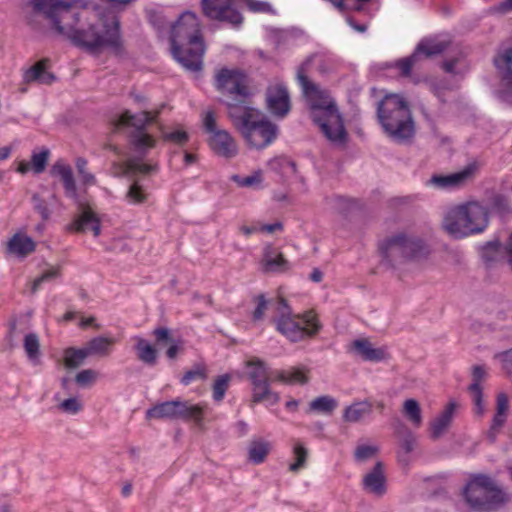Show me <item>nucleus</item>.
<instances>
[{
    "label": "nucleus",
    "instance_id": "nucleus-1",
    "mask_svg": "<svg viewBox=\"0 0 512 512\" xmlns=\"http://www.w3.org/2000/svg\"><path fill=\"white\" fill-rule=\"evenodd\" d=\"M76 0H29L32 12L25 17L27 25L34 31L41 28L36 19L43 14L51 21V29L69 40L73 46L90 54L97 55L108 50L114 57L125 59L128 56L123 38L122 23L117 16L106 11L99 13L98 20L85 29H77L79 12L72 11Z\"/></svg>",
    "mask_w": 512,
    "mask_h": 512
},
{
    "label": "nucleus",
    "instance_id": "nucleus-2",
    "mask_svg": "<svg viewBox=\"0 0 512 512\" xmlns=\"http://www.w3.org/2000/svg\"><path fill=\"white\" fill-rule=\"evenodd\" d=\"M169 41L173 59L185 70H203L206 43L200 19L194 11H184L171 25Z\"/></svg>",
    "mask_w": 512,
    "mask_h": 512
},
{
    "label": "nucleus",
    "instance_id": "nucleus-3",
    "mask_svg": "<svg viewBox=\"0 0 512 512\" xmlns=\"http://www.w3.org/2000/svg\"><path fill=\"white\" fill-rule=\"evenodd\" d=\"M297 79L305 95H315L319 98L310 105V117L325 138L333 144L345 146L348 143L349 136L345 128L344 118L338 109L335 100L330 99L325 102L323 92L312 82L300 68L297 73Z\"/></svg>",
    "mask_w": 512,
    "mask_h": 512
},
{
    "label": "nucleus",
    "instance_id": "nucleus-4",
    "mask_svg": "<svg viewBox=\"0 0 512 512\" xmlns=\"http://www.w3.org/2000/svg\"><path fill=\"white\" fill-rule=\"evenodd\" d=\"M376 118L383 132L396 143H405L415 136L410 105L399 94L388 93L377 102Z\"/></svg>",
    "mask_w": 512,
    "mask_h": 512
},
{
    "label": "nucleus",
    "instance_id": "nucleus-5",
    "mask_svg": "<svg viewBox=\"0 0 512 512\" xmlns=\"http://www.w3.org/2000/svg\"><path fill=\"white\" fill-rule=\"evenodd\" d=\"M460 495L471 512H496L508 500L505 491L487 474H471Z\"/></svg>",
    "mask_w": 512,
    "mask_h": 512
},
{
    "label": "nucleus",
    "instance_id": "nucleus-6",
    "mask_svg": "<svg viewBox=\"0 0 512 512\" xmlns=\"http://www.w3.org/2000/svg\"><path fill=\"white\" fill-rule=\"evenodd\" d=\"M378 253L381 257V264L388 269L397 268V259L394 252H400L404 261L426 259L431 254L427 242L418 236H409L405 232H399L378 241Z\"/></svg>",
    "mask_w": 512,
    "mask_h": 512
},
{
    "label": "nucleus",
    "instance_id": "nucleus-7",
    "mask_svg": "<svg viewBox=\"0 0 512 512\" xmlns=\"http://www.w3.org/2000/svg\"><path fill=\"white\" fill-rule=\"evenodd\" d=\"M487 210L479 204L458 206L445 218L446 230L455 238L461 239L483 232L488 226Z\"/></svg>",
    "mask_w": 512,
    "mask_h": 512
},
{
    "label": "nucleus",
    "instance_id": "nucleus-8",
    "mask_svg": "<svg viewBox=\"0 0 512 512\" xmlns=\"http://www.w3.org/2000/svg\"><path fill=\"white\" fill-rule=\"evenodd\" d=\"M239 133L249 148L263 150L278 138L280 130L277 124L263 116L261 119L251 118L248 122L244 120Z\"/></svg>",
    "mask_w": 512,
    "mask_h": 512
},
{
    "label": "nucleus",
    "instance_id": "nucleus-9",
    "mask_svg": "<svg viewBox=\"0 0 512 512\" xmlns=\"http://www.w3.org/2000/svg\"><path fill=\"white\" fill-rule=\"evenodd\" d=\"M449 47V42L439 41L436 37H423L415 46L413 52L395 62V67L400 70L403 77L412 73L413 66L424 59H432L443 54Z\"/></svg>",
    "mask_w": 512,
    "mask_h": 512
},
{
    "label": "nucleus",
    "instance_id": "nucleus-10",
    "mask_svg": "<svg viewBox=\"0 0 512 512\" xmlns=\"http://www.w3.org/2000/svg\"><path fill=\"white\" fill-rule=\"evenodd\" d=\"M200 0L202 14L210 19L219 22H226L234 27H240L244 17L237 9V0Z\"/></svg>",
    "mask_w": 512,
    "mask_h": 512
},
{
    "label": "nucleus",
    "instance_id": "nucleus-11",
    "mask_svg": "<svg viewBox=\"0 0 512 512\" xmlns=\"http://www.w3.org/2000/svg\"><path fill=\"white\" fill-rule=\"evenodd\" d=\"M161 113L157 111L156 116H152L149 111L142 112V118L133 124L134 129L129 133L128 140L134 151L142 157H146L150 149L157 145V140L148 133V126L155 123L156 117Z\"/></svg>",
    "mask_w": 512,
    "mask_h": 512
},
{
    "label": "nucleus",
    "instance_id": "nucleus-12",
    "mask_svg": "<svg viewBox=\"0 0 512 512\" xmlns=\"http://www.w3.org/2000/svg\"><path fill=\"white\" fill-rule=\"evenodd\" d=\"M277 310L279 315L272 319L276 330L288 340L299 339L301 336L299 321L296 320V315H293V311L288 300L284 297H280L278 299Z\"/></svg>",
    "mask_w": 512,
    "mask_h": 512
},
{
    "label": "nucleus",
    "instance_id": "nucleus-13",
    "mask_svg": "<svg viewBox=\"0 0 512 512\" xmlns=\"http://www.w3.org/2000/svg\"><path fill=\"white\" fill-rule=\"evenodd\" d=\"M246 79V73L240 69L222 68L216 75V84L218 89H223L226 88L229 83H232V86L228 88L229 93L245 99L250 96Z\"/></svg>",
    "mask_w": 512,
    "mask_h": 512
},
{
    "label": "nucleus",
    "instance_id": "nucleus-14",
    "mask_svg": "<svg viewBox=\"0 0 512 512\" xmlns=\"http://www.w3.org/2000/svg\"><path fill=\"white\" fill-rule=\"evenodd\" d=\"M267 109L274 116L283 118L291 110V100L287 87L284 84L270 86L266 90Z\"/></svg>",
    "mask_w": 512,
    "mask_h": 512
},
{
    "label": "nucleus",
    "instance_id": "nucleus-15",
    "mask_svg": "<svg viewBox=\"0 0 512 512\" xmlns=\"http://www.w3.org/2000/svg\"><path fill=\"white\" fill-rule=\"evenodd\" d=\"M475 170V164H468L462 170L454 173L433 174L429 179L428 184L438 189L459 188L473 176Z\"/></svg>",
    "mask_w": 512,
    "mask_h": 512
},
{
    "label": "nucleus",
    "instance_id": "nucleus-16",
    "mask_svg": "<svg viewBox=\"0 0 512 512\" xmlns=\"http://www.w3.org/2000/svg\"><path fill=\"white\" fill-rule=\"evenodd\" d=\"M207 143L211 151L219 157L231 159L238 154L236 141L227 130L216 131L210 135Z\"/></svg>",
    "mask_w": 512,
    "mask_h": 512
},
{
    "label": "nucleus",
    "instance_id": "nucleus-17",
    "mask_svg": "<svg viewBox=\"0 0 512 512\" xmlns=\"http://www.w3.org/2000/svg\"><path fill=\"white\" fill-rule=\"evenodd\" d=\"M155 343L158 347L168 346L166 356L170 360H174L184 351V340L182 337H174L172 330L166 326H157L152 331Z\"/></svg>",
    "mask_w": 512,
    "mask_h": 512
},
{
    "label": "nucleus",
    "instance_id": "nucleus-18",
    "mask_svg": "<svg viewBox=\"0 0 512 512\" xmlns=\"http://www.w3.org/2000/svg\"><path fill=\"white\" fill-rule=\"evenodd\" d=\"M262 263L263 271L266 273H285L291 268L283 253L270 243L263 248Z\"/></svg>",
    "mask_w": 512,
    "mask_h": 512
},
{
    "label": "nucleus",
    "instance_id": "nucleus-19",
    "mask_svg": "<svg viewBox=\"0 0 512 512\" xmlns=\"http://www.w3.org/2000/svg\"><path fill=\"white\" fill-rule=\"evenodd\" d=\"M226 107L228 117L238 132L243 128L244 120L248 122L251 118L260 115V111L257 108L246 105L244 99L227 102Z\"/></svg>",
    "mask_w": 512,
    "mask_h": 512
},
{
    "label": "nucleus",
    "instance_id": "nucleus-20",
    "mask_svg": "<svg viewBox=\"0 0 512 512\" xmlns=\"http://www.w3.org/2000/svg\"><path fill=\"white\" fill-rule=\"evenodd\" d=\"M509 409V399L505 393H499L496 399V412L492 418L490 427L486 433L487 440L493 444L497 436L507 421V412Z\"/></svg>",
    "mask_w": 512,
    "mask_h": 512
},
{
    "label": "nucleus",
    "instance_id": "nucleus-21",
    "mask_svg": "<svg viewBox=\"0 0 512 512\" xmlns=\"http://www.w3.org/2000/svg\"><path fill=\"white\" fill-rule=\"evenodd\" d=\"M472 383L468 386L467 390L472 395L474 404L475 415L481 417L484 414V400H483V388L481 381L486 376V371L482 365H474L472 367Z\"/></svg>",
    "mask_w": 512,
    "mask_h": 512
},
{
    "label": "nucleus",
    "instance_id": "nucleus-22",
    "mask_svg": "<svg viewBox=\"0 0 512 512\" xmlns=\"http://www.w3.org/2000/svg\"><path fill=\"white\" fill-rule=\"evenodd\" d=\"M66 230L71 233H85L91 230L94 237H98L101 233V221L95 212L86 210L69 223Z\"/></svg>",
    "mask_w": 512,
    "mask_h": 512
},
{
    "label": "nucleus",
    "instance_id": "nucleus-23",
    "mask_svg": "<svg viewBox=\"0 0 512 512\" xmlns=\"http://www.w3.org/2000/svg\"><path fill=\"white\" fill-rule=\"evenodd\" d=\"M386 482L384 465L381 461H377L371 471L363 478L364 489L379 497L387 492Z\"/></svg>",
    "mask_w": 512,
    "mask_h": 512
},
{
    "label": "nucleus",
    "instance_id": "nucleus-24",
    "mask_svg": "<svg viewBox=\"0 0 512 512\" xmlns=\"http://www.w3.org/2000/svg\"><path fill=\"white\" fill-rule=\"evenodd\" d=\"M248 368L247 378L252 384V392L270 383L268 365L260 358H253L246 364Z\"/></svg>",
    "mask_w": 512,
    "mask_h": 512
},
{
    "label": "nucleus",
    "instance_id": "nucleus-25",
    "mask_svg": "<svg viewBox=\"0 0 512 512\" xmlns=\"http://www.w3.org/2000/svg\"><path fill=\"white\" fill-rule=\"evenodd\" d=\"M297 319L303 323L301 324L299 322L301 336L299 339L289 340L290 342L297 343L303 341L306 338H313L317 336L323 328L318 315L313 310H308L301 314H297L296 320Z\"/></svg>",
    "mask_w": 512,
    "mask_h": 512
},
{
    "label": "nucleus",
    "instance_id": "nucleus-26",
    "mask_svg": "<svg viewBox=\"0 0 512 512\" xmlns=\"http://www.w3.org/2000/svg\"><path fill=\"white\" fill-rule=\"evenodd\" d=\"M50 60L43 58L35 62L30 68L23 73V81L25 83L37 82L39 84L50 85L56 80V76L46 69Z\"/></svg>",
    "mask_w": 512,
    "mask_h": 512
},
{
    "label": "nucleus",
    "instance_id": "nucleus-27",
    "mask_svg": "<svg viewBox=\"0 0 512 512\" xmlns=\"http://www.w3.org/2000/svg\"><path fill=\"white\" fill-rule=\"evenodd\" d=\"M182 405V400L179 398L170 401L157 403L146 411V419H179V410Z\"/></svg>",
    "mask_w": 512,
    "mask_h": 512
},
{
    "label": "nucleus",
    "instance_id": "nucleus-28",
    "mask_svg": "<svg viewBox=\"0 0 512 512\" xmlns=\"http://www.w3.org/2000/svg\"><path fill=\"white\" fill-rule=\"evenodd\" d=\"M349 350L359 355L363 361L381 362L386 356L383 348H374L371 342L364 338L354 340Z\"/></svg>",
    "mask_w": 512,
    "mask_h": 512
},
{
    "label": "nucleus",
    "instance_id": "nucleus-29",
    "mask_svg": "<svg viewBox=\"0 0 512 512\" xmlns=\"http://www.w3.org/2000/svg\"><path fill=\"white\" fill-rule=\"evenodd\" d=\"M456 408L457 402L454 400L449 401L439 416L430 423L431 437L433 439H438L451 425Z\"/></svg>",
    "mask_w": 512,
    "mask_h": 512
},
{
    "label": "nucleus",
    "instance_id": "nucleus-30",
    "mask_svg": "<svg viewBox=\"0 0 512 512\" xmlns=\"http://www.w3.org/2000/svg\"><path fill=\"white\" fill-rule=\"evenodd\" d=\"M157 345H153L143 337H136L134 350L137 358L149 367H154L158 363V350Z\"/></svg>",
    "mask_w": 512,
    "mask_h": 512
},
{
    "label": "nucleus",
    "instance_id": "nucleus-31",
    "mask_svg": "<svg viewBox=\"0 0 512 512\" xmlns=\"http://www.w3.org/2000/svg\"><path fill=\"white\" fill-rule=\"evenodd\" d=\"M8 251L19 257H25L35 251L36 244L34 240L25 234L16 233L8 242Z\"/></svg>",
    "mask_w": 512,
    "mask_h": 512
},
{
    "label": "nucleus",
    "instance_id": "nucleus-32",
    "mask_svg": "<svg viewBox=\"0 0 512 512\" xmlns=\"http://www.w3.org/2000/svg\"><path fill=\"white\" fill-rule=\"evenodd\" d=\"M373 404L369 400L354 402L347 406L343 412V420L345 422L355 423L363 417L372 413Z\"/></svg>",
    "mask_w": 512,
    "mask_h": 512
},
{
    "label": "nucleus",
    "instance_id": "nucleus-33",
    "mask_svg": "<svg viewBox=\"0 0 512 512\" xmlns=\"http://www.w3.org/2000/svg\"><path fill=\"white\" fill-rule=\"evenodd\" d=\"M179 410V419L183 421H194L198 426L203 425L207 406L203 404L189 405L187 401H182Z\"/></svg>",
    "mask_w": 512,
    "mask_h": 512
},
{
    "label": "nucleus",
    "instance_id": "nucleus-34",
    "mask_svg": "<svg viewBox=\"0 0 512 512\" xmlns=\"http://www.w3.org/2000/svg\"><path fill=\"white\" fill-rule=\"evenodd\" d=\"M271 445L263 439L252 440L248 447V460L254 465L262 464L270 453Z\"/></svg>",
    "mask_w": 512,
    "mask_h": 512
},
{
    "label": "nucleus",
    "instance_id": "nucleus-35",
    "mask_svg": "<svg viewBox=\"0 0 512 512\" xmlns=\"http://www.w3.org/2000/svg\"><path fill=\"white\" fill-rule=\"evenodd\" d=\"M502 254V244L499 239L485 242L480 246V256L487 266L497 263Z\"/></svg>",
    "mask_w": 512,
    "mask_h": 512
},
{
    "label": "nucleus",
    "instance_id": "nucleus-36",
    "mask_svg": "<svg viewBox=\"0 0 512 512\" xmlns=\"http://www.w3.org/2000/svg\"><path fill=\"white\" fill-rule=\"evenodd\" d=\"M113 344L114 339L100 335L90 339L83 347L87 351L88 357L93 355L105 356L109 353Z\"/></svg>",
    "mask_w": 512,
    "mask_h": 512
},
{
    "label": "nucleus",
    "instance_id": "nucleus-37",
    "mask_svg": "<svg viewBox=\"0 0 512 512\" xmlns=\"http://www.w3.org/2000/svg\"><path fill=\"white\" fill-rule=\"evenodd\" d=\"M88 357L84 347H67L63 351V363L68 369H76L80 367Z\"/></svg>",
    "mask_w": 512,
    "mask_h": 512
},
{
    "label": "nucleus",
    "instance_id": "nucleus-38",
    "mask_svg": "<svg viewBox=\"0 0 512 512\" xmlns=\"http://www.w3.org/2000/svg\"><path fill=\"white\" fill-rule=\"evenodd\" d=\"M338 406L335 398L329 395L318 396L309 403L307 412L316 411L324 414H331Z\"/></svg>",
    "mask_w": 512,
    "mask_h": 512
},
{
    "label": "nucleus",
    "instance_id": "nucleus-39",
    "mask_svg": "<svg viewBox=\"0 0 512 512\" xmlns=\"http://www.w3.org/2000/svg\"><path fill=\"white\" fill-rule=\"evenodd\" d=\"M280 401V396L270 388V383L264 385L260 390L252 392L253 403H265L266 406H274Z\"/></svg>",
    "mask_w": 512,
    "mask_h": 512
},
{
    "label": "nucleus",
    "instance_id": "nucleus-40",
    "mask_svg": "<svg viewBox=\"0 0 512 512\" xmlns=\"http://www.w3.org/2000/svg\"><path fill=\"white\" fill-rule=\"evenodd\" d=\"M403 413L405 417L413 423L416 427H419L422 423L421 407L416 399L409 398L403 403Z\"/></svg>",
    "mask_w": 512,
    "mask_h": 512
},
{
    "label": "nucleus",
    "instance_id": "nucleus-41",
    "mask_svg": "<svg viewBox=\"0 0 512 512\" xmlns=\"http://www.w3.org/2000/svg\"><path fill=\"white\" fill-rule=\"evenodd\" d=\"M398 435H401L399 446L401 450L406 454H410L414 450L416 444V438L413 432L403 423H399L396 430Z\"/></svg>",
    "mask_w": 512,
    "mask_h": 512
},
{
    "label": "nucleus",
    "instance_id": "nucleus-42",
    "mask_svg": "<svg viewBox=\"0 0 512 512\" xmlns=\"http://www.w3.org/2000/svg\"><path fill=\"white\" fill-rule=\"evenodd\" d=\"M231 375L226 373L218 376L212 385V398L215 402H221L229 388Z\"/></svg>",
    "mask_w": 512,
    "mask_h": 512
},
{
    "label": "nucleus",
    "instance_id": "nucleus-43",
    "mask_svg": "<svg viewBox=\"0 0 512 512\" xmlns=\"http://www.w3.org/2000/svg\"><path fill=\"white\" fill-rule=\"evenodd\" d=\"M50 151L48 148L43 147L39 152H32L31 155V168L35 174H41L45 171L49 161Z\"/></svg>",
    "mask_w": 512,
    "mask_h": 512
},
{
    "label": "nucleus",
    "instance_id": "nucleus-44",
    "mask_svg": "<svg viewBox=\"0 0 512 512\" xmlns=\"http://www.w3.org/2000/svg\"><path fill=\"white\" fill-rule=\"evenodd\" d=\"M24 350L27 354V357L31 360H37L39 359L41 352H40V342L38 335L36 333H29L24 338Z\"/></svg>",
    "mask_w": 512,
    "mask_h": 512
},
{
    "label": "nucleus",
    "instance_id": "nucleus-45",
    "mask_svg": "<svg viewBox=\"0 0 512 512\" xmlns=\"http://www.w3.org/2000/svg\"><path fill=\"white\" fill-rule=\"evenodd\" d=\"M126 200L133 205H140L147 201L148 194L138 182L132 183L125 196Z\"/></svg>",
    "mask_w": 512,
    "mask_h": 512
},
{
    "label": "nucleus",
    "instance_id": "nucleus-46",
    "mask_svg": "<svg viewBox=\"0 0 512 512\" xmlns=\"http://www.w3.org/2000/svg\"><path fill=\"white\" fill-rule=\"evenodd\" d=\"M138 156L131 159L129 161V169L135 174H143V175H149L158 170L157 164H146L143 163V159L145 157H142L140 154H137Z\"/></svg>",
    "mask_w": 512,
    "mask_h": 512
},
{
    "label": "nucleus",
    "instance_id": "nucleus-47",
    "mask_svg": "<svg viewBox=\"0 0 512 512\" xmlns=\"http://www.w3.org/2000/svg\"><path fill=\"white\" fill-rule=\"evenodd\" d=\"M293 453L295 461L289 465V470L296 473L305 467L308 458V450L301 443H296L293 448Z\"/></svg>",
    "mask_w": 512,
    "mask_h": 512
},
{
    "label": "nucleus",
    "instance_id": "nucleus-48",
    "mask_svg": "<svg viewBox=\"0 0 512 512\" xmlns=\"http://www.w3.org/2000/svg\"><path fill=\"white\" fill-rule=\"evenodd\" d=\"M147 21L160 34L168 29V22L165 16L158 10L151 9L147 11Z\"/></svg>",
    "mask_w": 512,
    "mask_h": 512
},
{
    "label": "nucleus",
    "instance_id": "nucleus-49",
    "mask_svg": "<svg viewBox=\"0 0 512 512\" xmlns=\"http://www.w3.org/2000/svg\"><path fill=\"white\" fill-rule=\"evenodd\" d=\"M206 378V367L203 364H195L192 369L186 371L183 374L182 378L180 379V383L184 386H188L194 380H205Z\"/></svg>",
    "mask_w": 512,
    "mask_h": 512
},
{
    "label": "nucleus",
    "instance_id": "nucleus-50",
    "mask_svg": "<svg viewBox=\"0 0 512 512\" xmlns=\"http://www.w3.org/2000/svg\"><path fill=\"white\" fill-rule=\"evenodd\" d=\"M491 209L501 215L511 212L508 197L504 194H495L490 201Z\"/></svg>",
    "mask_w": 512,
    "mask_h": 512
},
{
    "label": "nucleus",
    "instance_id": "nucleus-51",
    "mask_svg": "<svg viewBox=\"0 0 512 512\" xmlns=\"http://www.w3.org/2000/svg\"><path fill=\"white\" fill-rule=\"evenodd\" d=\"M31 201L33 203L34 210L41 216L43 221H47L51 215L47 201L38 193H34L32 195Z\"/></svg>",
    "mask_w": 512,
    "mask_h": 512
},
{
    "label": "nucleus",
    "instance_id": "nucleus-52",
    "mask_svg": "<svg viewBox=\"0 0 512 512\" xmlns=\"http://www.w3.org/2000/svg\"><path fill=\"white\" fill-rule=\"evenodd\" d=\"M162 139L165 142H171L183 147L188 143L190 136L189 133L185 130H175L172 132L164 133L162 135Z\"/></svg>",
    "mask_w": 512,
    "mask_h": 512
},
{
    "label": "nucleus",
    "instance_id": "nucleus-53",
    "mask_svg": "<svg viewBox=\"0 0 512 512\" xmlns=\"http://www.w3.org/2000/svg\"><path fill=\"white\" fill-rule=\"evenodd\" d=\"M231 180L238 184L240 187H252L256 184L261 183L262 176L261 171H255L253 174L242 177L238 174H234L231 176Z\"/></svg>",
    "mask_w": 512,
    "mask_h": 512
},
{
    "label": "nucleus",
    "instance_id": "nucleus-54",
    "mask_svg": "<svg viewBox=\"0 0 512 512\" xmlns=\"http://www.w3.org/2000/svg\"><path fill=\"white\" fill-rule=\"evenodd\" d=\"M62 180L63 187H64V194L67 198H70L74 200L75 202H78L79 195L77 191L76 181L73 175V171L66 175Z\"/></svg>",
    "mask_w": 512,
    "mask_h": 512
},
{
    "label": "nucleus",
    "instance_id": "nucleus-55",
    "mask_svg": "<svg viewBox=\"0 0 512 512\" xmlns=\"http://www.w3.org/2000/svg\"><path fill=\"white\" fill-rule=\"evenodd\" d=\"M59 276L60 270L58 268H51L44 271L39 277L34 279L31 287V292L36 293L40 289L42 283L51 281Z\"/></svg>",
    "mask_w": 512,
    "mask_h": 512
},
{
    "label": "nucleus",
    "instance_id": "nucleus-56",
    "mask_svg": "<svg viewBox=\"0 0 512 512\" xmlns=\"http://www.w3.org/2000/svg\"><path fill=\"white\" fill-rule=\"evenodd\" d=\"M87 163L88 162L85 158L78 157L75 161V166L82 178L83 183L85 185H92L95 184L96 178L92 173L86 171Z\"/></svg>",
    "mask_w": 512,
    "mask_h": 512
},
{
    "label": "nucleus",
    "instance_id": "nucleus-57",
    "mask_svg": "<svg viewBox=\"0 0 512 512\" xmlns=\"http://www.w3.org/2000/svg\"><path fill=\"white\" fill-rule=\"evenodd\" d=\"M97 379V372L93 369H84L75 376V382L80 387L91 386Z\"/></svg>",
    "mask_w": 512,
    "mask_h": 512
},
{
    "label": "nucleus",
    "instance_id": "nucleus-58",
    "mask_svg": "<svg viewBox=\"0 0 512 512\" xmlns=\"http://www.w3.org/2000/svg\"><path fill=\"white\" fill-rule=\"evenodd\" d=\"M308 369L304 367H293L289 372L288 376L290 378L291 384H307L309 382V377L307 376Z\"/></svg>",
    "mask_w": 512,
    "mask_h": 512
},
{
    "label": "nucleus",
    "instance_id": "nucleus-59",
    "mask_svg": "<svg viewBox=\"0 0 512 512\" xmlns=\"http://www.w3.org/2000/svg\"><path fill=\"white\" fill-rule=\"evenodd\" d=\"M253 301L256 303V307L252 313V320L256 322L263 319L264 311L268 305V300L264 294H259L254 296Z\"/></svg>",
    "mask_w": 512,
    "mask_h": 512
},
{
    "label": "nucleus",
    "instance_id": "nucleus-60",
    "mask_svg": "<svg viewBox=\"0 0 512 512\" xmlns=\"http://www.w3.org/2000/svg\"><path fill=\"white\" fill-rule=\"evenodd\" d=\"M378 452V448L372 445H359L356 447L354 457L356 461H365Z\"/></svg>",
    "mask_w": 512,
    "mask_h": 512
},
{
    "label": "nucleus",
    "instance_id": "nucleus-61",
    "mask_svg": "<svg viewBox=\"0 0 512 512\" xmlns=\"http://www.w3.org/2000/svg\"><path fill=\"white\" fill-rule=\"evenodd\" d=\"M59 408L64 412L76 414L82 409V404L75 397H69L60 403Z\"/></svg>",
    "mask_w": 512,
    "mask_h": 512
},
{
    "label": "nucleus",
    "instance_id": "nucleus-62",
    "mask_svg": "<svg viewBox=\"0 0 512 512\" xmlns=\"http://www.w3.org/2000/svg\"><path fill=\"white\" fill-rule=\"evenodd\" d=\"M288 156L280 155L272 158L268 162L269 168L279 174H285L286 173V162H287Z\"/></svg>",
    "mask_w": 512,
    "mask_h": 512
},
{
    "label": "nucleus",
    "instance_id": "nucleus-63",
    "mask_svg": "<svg viewBox=\"0 0 512 512\" xmlns=\"http://www.w3.org/2000/svg\"><path fill=\"white\" fill-rule=\"evenodd\" d=\"M203 129L211 135L220 130L217 128L216 115L214 111L209 110L205 113L203 117Z\"/></svg>",
    "mask_w": 512,
    "mask_h": 512
},
{
    "label": "nucleus",
    "instance_id": "nucleus-64",
    "mask_svg": "<svg viewBox=\"0 0 512 512\" xmlns=\"http://www.w3.org/2000/svg\"><path fill=\"white\" fill-rule=\"evenodd\" d=\"M72 172V168L63 163L61 160L55 162L51 167L50 173L52 176H59L61 179Z\"/></svg>",
    "mask_w": 512,
    "mask_h": 512
}]
</instances>
